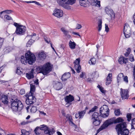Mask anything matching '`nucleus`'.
I'll return each instance as SVG.
<instances>
[{"mask_svg":"<svg viewBox=\"0 0 135 135\" xmlns=\"http://www.w3.org/2000/svg\"><path fill=\"white\" fill-rule=\"evenodd\" d=\"M97 87L99 89L100 91L103 94H105V93L106 90L104 89V88L100 86L99 85L97 86Z\"/></svg>","mask_w":135,"mask_h":135,"instance_id":"nucleus-32","label":"nucleus"},{"mask_svg":"<svg viewBox=\"0 0 135 135\" xmlns=\"http://www.w3.org/2000/svg\"><path fill=\"white\" fill-rule=\"evenodd\" d=\"M34 41H33L32 39H30L27 42L26 44L27 47H30L32 45Z\"/></svg>","mask_w":135,"mask_h":135,"instance_id":"nucleus-36","label":"nucleus"},{"mask_svg":"<svg viewBox=\"0 0 135 135\" xmlns=\"http://www.w3.org/2000/svg\"><path fill=\"white\" fill-rule=\"evenodd\" d=\"M39 127H37L34 130L35 133L36 135H39L40 134L38 131L39 130Z\"/></svg>","mask_w":135,"mask_h":135,"instance_id":"nucleus-43","label":"nucleus"},{"mask_svg":"<svg viewBox=\"0 0 135 135\" xmlns=\"http://www.w3.org/2000/svg\"><path fill=\"white\" fill-rule=\"evenodd\" d=\"M61 30L63 32L65 36H66L69 32V31L66 30V29L64 27H61Z\"/></svg>","mask_w":135,"mask_h":135,"instance_id":"nucleus-31","label":"nucleus"},{"mask_svg":"<svg viewBox=\"0 0 135 135\" xmlns=\"http://www.w3.org/2000/svg\"><path fill=\"white\" fill-rule=\"evenodd\" d=\"M88 107H86L84 110L78 112L80 115V119L83 118L86 113V110L88 109Z\"/></svg>","mask_w":135,"mask_h":135,"instance_id":"nucleus-19","label":"nucleus"},{"mask_svg":"<svg viewBox=\"0 0 135 135\" xmlns=\"http://www.w3.org/2000/svg\"><path fill=\"white\" fill-rule=\"evenodd\" d=\"M80 58H78L74 62L75 69L78 73L80 72V70L81 69V67L80 65Z\"/></svg>","mask_w":135,"mask_h":135,"instance_id":"nucleus-9","label":"nucleus"},{"mask_svg":"<svg viewBox=\"0 0 135 135\" xmlns=\"http://www.w3.org/2000/svg\"><path fill=\"white\" fill-rule=\"evenodd\" d=\"M12 12V11L10 10H7L2 11L0 13V17L3 18V16L2 15V14L5 13L9 14L11 13Z\"/></svg>","mask_w":135,"mask_h":135,"instance_id":"nucleus-25","label":"nucleus"},{"mask_svg":"<svg viewBox=\"0 0 135 135\" xmlns=\"http://www.w3.org/2000/svg\"><path fill=\"white\" fill-rule=\"evenodd\" d=\"M4 41V38L0 37V49L2 47Z\"/></svg>","mask_w":135,"mask_h":135,"instance_id":"nucleus-48","label":"nucleus"},{"mask_svg":"<svg viewBox=\"0 0 135 135\" xmlns=\"http://www.w3.org/2000/svg\"><path fill=\"white\" fill-rule=\"evenodd\" d=\"M112 79H106V85H108L111 83Z\"/></svg>","mask_w":135,"mask_h":135,"instance_id":"nucleus-44","label":"nucleus"},{"mask_svg":"<svg viewBox=\"0 0 135 135\" xmlns=\"http://www.w3.org/2000/svg\"><path fill=\"white\" fill-rule=\"evenodd\" d=\"M133 74L134 77V79L135 80V64L133 68Z\"/></svg>","mask_w":135,"mask_h":135,"instance_id":"nucleus-62","label":"nucleus"},{"mask_svg":"<svg viewBox=\"0 0 135 135\" xmlns=\"http://www.w3.org/2000/svg\"><path fill=\"white\" fill-rule=\"evenodd\" d=\"M99 112L101 117L105 118L108 117L109 110L107 105H104L100 108Z\"/></svg>","mask_w":135,"mask_h":135,"instance_id":"nucleus-5","label":"nucleus"},{"mask_svg":"<svg viewBox=\"0 0 135 135\" xmlns=\"http://www.w3.org/2000/svg\"><path fill=\"white\" fill-rule=\"evenodd\" d=\"M53 15L58 18L61 17L63 15L62 11L61 9H56L54 11Z\"/></svg>","mask_w":135,"mask_h":135,"instance_id":"nucleus-13","label":"nucleus"},{"mask_svg":"<svg viewBox=\"0 0 135 135\" xmlns=\"http://www.w3.org/2000/svg\"><path fill=\"white\" fill-rule=\"evenodd\" d=\"M12 100L11 104L12 111L15 112L17 111H21L23 109V107L21 102L17 99L14 100L12 99Z\"/></svg>","mask_w":135,"mask_h":135,"instance_id":"nucleus-2","label":"nucleus"},{"mask_svg":"<svg viewBox=\"0 0 135 135\" xmlns=\"http://www.w3.org/2000/svg\"><path fill=\"white\" fill-rule=\"evenodd\" d=\"M85 75V73L84 72H81V74H80V78H84V76Z\"/></svg>","mask_w":135,"mask_h":135,"instance_id":"nucleus-52","label":"nucleus"},{"mask_svg":"<svg viewBox=\"0 0 135 135\" xmlns=\"http://www.w3.org/2000/svg\"><path fill=\"white\" fill-rule=\"evenodd\" d=\"M100 115H99V113L97 112H95L93 114L92 116V119H99V117H100Z\"/></svg>","mask_w":135,"mask_h":135,"instance_id":"nucleus-22","label":"nucleus"},{"mask_svg":"<svg viewBox=\"0 0 135 135\" xmlns=\"http://www.w3.org/2000/svg\"><path fill=\"white\" fill-rule=\"evenodd\" d=\"M117 123L118 124L116 125L115 129L118 135H129V131L127 128V122H125L124 120L121 117H119L116 119L115 117H113L105 121L97 130L96 135L109 126Z\"/></svg>","mask_w":135,"mask_h":135,"instance_id":"nucleus-1","label":"nucleus"},{"mask_svg":"<svg viewBox=\"0 0 135 135\" xmlns=\"http://www.w3.org/2000/svg\"><path fill=\"white\" fill-rule=\"evenodd\" d=\"M125 37L126 38H128L130 37L131 35V33H124Z\"/></svg>","mask_w":135,"mask_h":135,"instance_id":"nucleus-50","label":"nucleus"},{"mask_svg":"<svg viewBox=\"0 0 135 135\" xmlns=\"http://www.w3.org/2000/svg\"><path fill=\"white\" fill-rule=\"evenodd\" d=\"M105 10L106 13L110 17L111 19L115 18V13L112 9L109 7H106L105 8Z\"/></svg>","mask_w":135,"mask_h":135,"instance_id":"nucleus-11","label":"nucleus"},{"mask_svg":"<svg viewBox=\"0 0 135 135\" xmlns=\"http://www.w3.org/2000/svg\"><path fill=\"white\" fill-rule=\"evenodd\" d=\"M112 73H109L108 75V76L107 78V79H112Z\"/></svg>","mask_w":135,"mask_h":135,"instance_id":"nucleus-58","label":"nucleus"},{"mask_svg":"<svg viewBox=\"0 0 135 135\" xmlns=\"http://www.w3.org/2000/svg\"><path fill=\"white\" fill-rule=\"evenodd\" d=\"M60 4L61 5V6L64 8L69 9H71V7L70 6H69V4L68 3H67V2H66L65 3H62V4Z\"/></svg>","mask_w":135,"mask_h":135,"instance_id":"nucleus-23","label":"nucleus"},{"mask_svg":"<svg viewBox=\"0 0 135 135\" xmlns=\"http://www.w3.org/2000/svg\"><path fill=\"white\" fill-rule=\"evenodd\" d=\"M129 60L131 62H133L134 61V60L133 55L131 54L130 55Z\"/></svg>","mask_w":135,"mask_h":135,"instance_id":"nucleus-47","label":"nucleus"},{"mask_svg":"<svg viewBox=\"0 0 135 135\" xmlns=\"http://www.w3.org/2000/svg\"><path fill=\"white\" fill-rule=\"evenodd\" d=\"M128 61L127 58L123 57H120L118 59L119 63L120 64H126Z\"/></svg>","mask_w":135,"mask_h":135,"instance_id":"nucleus-16","label":"nucleus"},{"mask_svg":"<svg viewBox=\"0 0 135 135\" xmlns=\"http://www.w3.org/2000/svg\"><path fill=\"white\" fill-rule=\"evenodd\" d=\"M37 110V109L36 107L32 106L31 109V112L32 113H35Z\"/></svg>","mask_w":135,"mask_h":135,"instance_id":"nucleus-41","label":"nucleus"},{"mask_svg":"<svg viewBox=\"0 0 135 135\" xmlns=\"http://www.w3.org/2000/svg\"><path fill=\"white\" fill-rule=\"evenodd\" d=\"M33 72L34 70L32 69L31 70L30 73H26V77L28 79H30L34 78Z\"/></svg>","mask_w":135,"mask_h":135,"instance_id":"nucleus-17","label":"nucleus"},{"mask_svg":"<svg viewBox=\"0 0 135 135\" xmlns=\"http://www.w3.org/2000/svg\"><path fill=\"white\" fill-rule=\"evenodd\" d=\"M93 2L96 3V6L99 7H100V1L98 0H93Z\"/></svg>","mask_w":135,"mask_h":135,"instance_id":"nucleus-40","label":"nucleus"},{"mask_svg":"<svg viewBox=\"0 0 135 135\" xmlns=\"http://www.w3.org/2000/svg\"><path fill=\"white\" fill-rule=\"evenodd\" d=\"M26 27L22 25L20 27H18L16 29L15 33L18 35H23L25 33Z\"/></svg>","mask_w":135,"mask_h":135,"instance_id":"nucleus-8","label":"nucleus"},{"mask_svg":"<svg viewBox=\"0 0 135 135\" xmlns=\"http://www.w3.org/2000/svg\"><path fill=\"white\" fill-rule=\"evenodd\" d=\"M30 90L29 94L33 95V93L35 90V87L34 85L31 84L30 85Z\"/></svg>","mask_w":135,"mask_h":135,"instance_id":"nucleus-26","label":"nucleus"},{"mask_svg":"<svg viewBox=\"0 0 135 135\" xmlns=\"http://www.w3.org/2000/svg\"><path fill=\"white\" fill-rule=\"evenodd\" d=\"M25 57L26 59L27 63L29 64H32L35 62L36 60L35 55L30 51H28L26 54Z\"/></svg>","mask_w":135,"mask_h":135,"instance_id":"nucleus-4","label":"nucleus"},{"mask_svg":"<svg viewBox=\"0 0 135 135\" xmlns=\"http://www.w3.org/2000/svg\"><path fill=\"white\" fill-rule=\"evenodd\" d=\"M93 124L95 126H97L100 125L101 121L99 119H92Z\"/></svg>","mask_w":135,"mask_h":135,"instance_id":"nucleus-21","label":"nucleus"},{"mask_svg":"<svg viewBox=\"0 0 135 135\" xmlns=\"http://www.w3.org/2000/svg\"><path fill=\"white\" fill-rule=\"evenodd\" d=\"M66 118L68 119V120L69 121L73 120L70 114H67L66 116Z\"/></svg>","mask_w":135,"mask_h":135,"instance_id":"nucleus-49","label":"nucleus"},{"mask_svg":"<svg viewBox=\"0 0 135 135\" xmlns=\"http://www.w3.org/2000/svg\"><path fill=\"white\" fill-rule=\"evenodd\" d=\"M25 57L24 56H22L21 57V63L24 64H26L27 63L26 59H25Z\"/></svg>","mask_w":135,"mask_h":135,"instance_id":"nucleus-33","label":"nucleus"},{"mask_svg":"<svg viewBox=\"0 0 135 135\" xmlns=\"http://www.w3.org/2000/svg\"><path fill=\"white\" fill-rule=\"evenodd\" d=\"M127 120L129 121L131 118V114L130 113L127 114Z\"/></svg>","mask_w":135,"mask_h":135,"instance_id":"nucleus-45","label":"nucleus"},{"mask_svg":"<svg viewBox=\"0 0 135 135\" xmlns=\"http://www.w3.org/2000/svg\"><path fill=\"white\" fill-rule=\"evenodd\" d=\"M21 132L22 133V134H23L24 135H28L29 134V132H28L24 129H22L21 130Z\"/></svg>","mask_w":135,"mask_h":135,"instance_id":"nucleus-38","label":"nucleus"},{"mask_svg":"<svg viewBox=\"0 0 135 135\" xmlns=\"http://www.w3.org/2000/svg\"><path fill=\"white\" fill-rule=\"evenodd\" d=\"M39 57L41 59H45L46 57V55L44 52H42L39 54Z\"/></svg>","mask_w":135,"mask_h":135,"instance_id":"nucleus-28","label":"nucleus"},{"mask_svg":"<svg viewBox=\"0 0 135 135\" xmlns=\"http://www.w3.org/2000/svg\"><path fill=\"white\" fill-rule=\"evenodd\" d=\"M20 93L21 95H23L25 93V91L24 89H21L20 90Z\"/></svg>","mask_w":135,"mask_h":135,"instance_id":"nucleus-54","label":"nucleus"},{"mask_svg":"<svg viewBox=\"0 0 135 135\" xmlns=\"http://www.w3.org/2000/svg\"><path fill=\"white\" fill-rule=\"evenodd\" d=\"M124 77L123 74L121 73L119 74L117 77V81L118 83H119L121 79Z\"/></svg>","mask_w":135,"mask_h":135,"instance_id":"nucleus-29","label":"nucleus"},{"mask_svg":"<svg viewBox=\"0 0 135 135\" xmlns=\"http://www.w3.org/2000/svg\"><path fill=\"white\" fill-rule=\"evenodd\" d=\"M26 96L27 97L25 102L27 104L30 105L36 102V98L33 94H27Z\"/></svg>","mask_w":135,"mask_h":135,"instance_id":"nucleus-7","label":"nucleus"},{"mask_svg":"<svg viewBox=\"0 0 135 135\" xmlns=\"http://www.w3.org/2000/svg\"><path fill=\"white\" fill-rule=\"evenodd\" d=\"M96 62V59L94 58H92L89 61V63L92 65H94L95 64Z\"/></svg>","mask_w":135,"mask_h":135,"instance_id":"nucleus-34","label":"nucleus"},{"mask_svg":"<svg viewBox=\"0 0 135 135\" xmlns=\"http://www.w3.org/2000/svg\"><path fill=\"white\" fill-rule=\"evenodd\" d=\"M102 22L101 20H99V21L98 23V27L99 28L98 29V31H100L101 30L102 27Z\"/></svg>","mask_w":135,"mask_h":135,"instance_id":"nucleus-37","label":"nucleus"},{"mask_svg":"<svg viewBox=\"0 0 135 135\" xmlns=\"http://www.w3.org/2000/svg\"><path fill=\"white\" fill-rule=\"evenodd\" d=\"M13 25L16 27V29H17V27H20V26H21L22 25H19L18 23H16V22H14L13 23Z\"/></svg>","mask_w":135,"mask_h":135,"instance_id":"nucleus-51","label":"nucleus"},{"mask_svg":"<svg viewBox=\"0 0 135 135\" xmlns=\"http://www.w3.org/2000/svg\"><path fill=\"white\" fill-rule=\"evenodd\" d=\"M1 100L4 104H7L8 102V96L6 95H2Z\"/></svg>","mask_w":135,"mask_h":135,"instance_id":"nucleus-18","label":"nucleus"},{"mask_svg":"<svg viewBox=\"0 0 135 135\" xmlns=\"http://www.w3.org/2000/svg\"><path fill=\"white\" fill-rule=\"evenodd\" d=\"M98 108V107L97 106H95L93 107L88 112V114H90L91 112L95 111Z\"/></svg>","mask_w":135,"mask_h":135,"instance_id":"nucleus-39","label":"nucleus"},{"mask_svg":"<svg viewBox=\"0 0 135 135\" xmlns=\"http://www.w3.org/2000/svg\"><path fill=\"white\" fill-rule=\"evenodd\" d=\"M79 2L80 5L84 7H86L89 5V2L88 0H80Z\"/></svg>","mask_w":135,"mask_h":135,"instance_id":"nucleus-20","label":"nucleus"},{"mask_svg":"<svg viewBox=\"0 0 135 135\" xmlns=\"http://www.w3.org/2000/svg\"><path fill=\"white\" fill-rule=\"evenodd\" d=\"M75 118H79L80 119V115H79V114L78 113H78H76V114H75Z\"/></svg>","mask_w":135,"mask_h":135,"instance_id":"nucleus-60","label":"nucleus"},{"mask_svg":"<svg viewBox=\"0 0 135 135\" xmlns=\"http://www.w3.org/2000/svg\"><path fill=\"white\" fill-rule=\"evenodd\" d=\"M131 126L132 129H135V118L132 119Z\"/></svg>","mask_w":135,"mask_h":135,"instance_id":"nucleus-35","label":"nucleus"},{"mask_svg":"<svg viewBox=\"0 0 135 135\" xmlns=\"http://www.w3.org/2000/svg\"><path fill=\"white\" fill-rule=\"evenodd\" d=\"M69 46L71 49H74L76 46V44L74 42H72L70 41L69 42Z\"/></svg>","mask_w":135,"mask_h":135,"instance_id":"nucleus-27","label":"nucleus"},{"mask_svg":"<svg viewBox=\"0 0 135 135\" xmlns=\"http://www.w3.org/2000/svg\"><path fill=\"white\" fill-rule=\"evenodd\" d=\"M105 25V31L107 32H108L109 31V28L108 27V26L106 24Z\"/></svg>","mask_w":135,"mask_h":135,"instance_id":"nucleus-56","label":"nucleus"},{"mask_svg":"<svg viewBox=\"0 0 135 135\" xmlns=\"http://www.w3.org/2000/svg\"><path fill=\"white\" fill-rule=\"evenodd\" d=\"M4 18L8 20H12V18L8 15H4Z\"/></svg>","mask_w":135,"mask_h":135,"instance_id":"nucleus-46","label":"nucleus"},{"mask_svg":"<svg viewBox=\"0 0 135 135\" xmlns=\"http://www.w3.org/2000/svg\"><path fill=\"white\" fill-rule=\"evenodd\" d=\"M40 130L44 131V133L46 134H48L49 135H51L54 132L53 129L49 128L48 127L44 124L40 126L39 127Z\"/></svg>","mask_w":135,"mask_h":135,"instance_id":"nucleus-6","label":"nucleus"},{"mask_svg":"<svg viewBox=\"0 0 135 135\" xmlns=\"http://www.w3.org/2000/svg\"><path fill=\"white\" fill-rule=\"evenodd\" d=\"M52 65L50 62H47L42 67L39 69L40 73L44 75H46L51 72L52 70Z\"/></svg>","mask_w":135,"mask_h":135,"instance_id":"nucleus-3","label":"nucleus"},{"mask_svg":"<svg viewBox=\"0 0 135 135\" xmlns=\"http://www.w3.org/2000/svg\"><path fill=\"white\" fill-rule=\"evenodd\" d=\"M38 79L34 81V83L36 84V85L38 84Z\"/></svg>","mask_w":135,"mask_h":135,"instance_id":"nucleus-64","label":"nucleus"},{"mask_svg":"<svg viewBox=\"0 0 135 135\" xmlns=\"http://www.w3.org/2000/svg\"><path fill=\"white\" fill-rule=\"evenodd\" d=\"M65 101L66 103H71L74 100V98L71 94L67 95L64 98Z\"/></svg>","mask_w":135,"mask_h":135,"instance_id":"nucleus-14","label":"nucleus"},{"mask_svg":"<svg viewBox=\"0 0 135 135\" xmlns=\"http://www.w3.org/2000/svg\"><path fill=\"white\" fill-rule=\"evenodd\" d=\"M53 84L54 87L56 90H60L62 88V85L60 82L58 81H54Z\"/></svg>","mask_w":135,"mask_h":135,"instance_id":"nucleus-12","label":"nucleus"},{"mask_svg":"<svg viewBox=\"0 0 135 135\" xmlns=\"http://www.w3.org/2000/svg\"><path fill=\"white\" fill-rule=\"evenodd\" d=\"M16 73L18 74H20L21 73V71L19 69H18V68L17 69Z\"/></svg>","mask_w":135,"mask_h":135,"instance_id":"nucleus-57","label":"nucleus"},{"mask_svg":"<svg viewBox=\"0 0 135 135\" xmlns=\"http://www.w3.org/2000/svg\"><path fill=\"white\" fill-rule=\"evenodd\" d=\"M72 34L74 35H78L80 37V35L79 34V33H78L75 32H72Z\"/></svg>","mask_w":135,"mask_h":135,"instance_id":"nucleus-63","label":"nucleus"},{"mask_svg":"<svg viewBox=\"0 0 135 135\" xmlns=\"http://www.w3.org/2000/svg\"><path fill=\"white\" fill-rule=\"evenodd\" d=\"M124 33H131L130 27L129 26H124Z\"/></svg>","mask_w":135,"mask_h":135,"instance_id":"nucleus-24","label":"nucleus"},{"mask_svg":"<svg viewBox=\"0 0 135 135\" xmlns=\"http://www.w3.org/2000/svg\"><path fill=\"white\" fill-rule=\"evenodd\" d=\"M120 90V94L122 99L124 100L128 99L129 97L128 90L127 89H123L122 88H121Z\"/></svg>","mask_w":135,"mask_h":135,"instance_id":"nucleus-10","label":"nucleus"},{"mask_svg":"<svg viewBox=\"0 0 135 135\" xmlns=\"http://www.w3.org/2000/svg\"><path fill=\"white\" fill-rule=\"evenodd\" d=\"M4 50V52L5 54L8 53L10 51V50H9L8 48L7 47Z\"/></svg>","mask_w":135,"mask_h":135,"instance_id":"nucleus-53","label":"nucleus"},{"mask_svg":"<svg viewBox=\"0 0 135 135\" xmlns=\"http://www.w3.org/2000/svg\"><path fill=\"white\" fill-rule=\"evenodd\" d=\"M67 2V3L71 5H72L75 3V0H68Z\"/></svg>","mask_w":135,"mask_h":135,"instance_id":"nucleus-42","label":"nucleus"},{"mask_svg":"<svg viewBox=\"0 0 135 135\" xmlns=\"http://www.w3.org/2000/svg\"><path fill=\"white\" fill-rule=\"evenodd\" d=\"M81 27V26L80 24H78L77 27L76 28V29H79Z\"/></svg>","mask_w":135,"mask_h":135,"instance_id":"nucleus-61","label":"nucleus"},{"mask_svg":"<svg viewBox=\"0 0 135 135\" xmlns=\"http://www.w3.org/2000/svg\"><path fill=\"white\" fill-rule=\"evenodd\" d=\"M114 113L115 115L117 116H119L120 114H122L119 109H115L114 111Z\"/></svg>","mask_w":135,"mask_h":135,"instance_id":"nucleus-30","label":"nucleus"},{"mask_svg":"<svg viewBox=\"0 0 135 135\" xmlns=\"http://www.w3.org/2000/svg\"><path fill=\"white\" fill-rule=\"evenodd\" d=\"M71 76L70 73L69 72L65 73L62 76L61 79L62 81H65L67 79L69 78Z\"/></svg>","mask_w":135,"mask_h":135,"instance_id":"nucleus-15","label":"nucleus"},{"mask_svg":"<svg viewBox=\"0 0 135 135\" xmlns=\"http://www.w3.org/2000/svg\"><path fill=\"white\" fill-rule=\"evenodd\" d=\"M123 78V80L124 81L127 83H128V77L127 76H126Z\"/></svg>","mask_w":135,"mask_h":135,"instance_id":"nucleus-55","label":"nucleus"},{"mask_svg":"<svg viewBox=\"0 0 135 135\" xmlns=\"http://www.w3.org/2000/svg\"><path fill=\"white\" fill-rule=\"evenodd\" d=\"M32 3H34L36 4H37V5H38V6H41V5L40 4L39 2H37L36 1H32Z\"/></svg>","mask_w":135,"mask_h":135,"instance_id":"nucleus-59","label":"nucleus"}]
</instances>
